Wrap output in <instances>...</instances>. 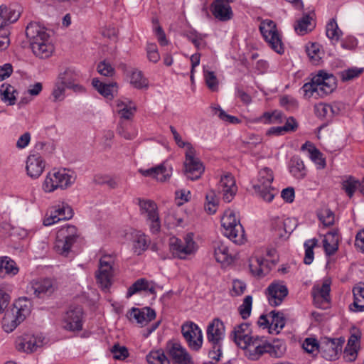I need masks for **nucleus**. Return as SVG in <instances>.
<instances>
[{
	"instance_id": "nucleus-36",
	"label": "nucleus",
	"mask_w": 364,
	"mask_h": 364,
	"mask_svg": "<svg viewBox=\"0 0 364 364\" xmlns=\"http://www.w3.org/2000/svg\"><path fill=\"white\" fill-rule=\"evenodd\" d=\"M269 316L272 318L269 328L273 329L274 331H276L277 333H279V331L282 330L285 326V319L283 314L281 312L272 311Z\"/></svg>"
},
{
	"instance_id": "nucleus-18",
	"label": "nucleus",
	"mask_w": 364,
	"mask_h": 364,
	"mask_svg": "<svg viewBox=\"0 0 364 364\" xmlns=\"http://www.w3.org/2000/svg\"><path fill=\"white\" fill-rule=\"evenodd\" d=\"M26 36L30 41V45L38 43L40 41H47L50 36L46 32V28L37 22H31L26 28Z\"/></svg>"
},
{
	"instance_id": "nucleus-16",
	"label": "nucleus",
	"mask_w": 364,
	"mask_h": 364,
	"mask_svg": "<svg viewBox=\"0 0 364 364\" xmlns=\"http://www.w3.org/2000/svg\"><path fill=\"white\" fill-rule=\"evenodd\" d=\"M220 192L223 194L224 201L230 203L237 191L234 177L231 174H226L221 177L218 186Z\"/></svg>"
},
{
	"instance_id": "nucleus-61",
	"label": "nucleus",
	"mask_w": 364,
	"mask_h": 364,
	"mask_svg": "<svg viewBox=\"0 0 364 364\" xmlns=\"http://www.w3.org/2000/svg\"><path fill=\"white\" fill-rule=\"evenodd\" d=\"M147 58L149 61L156 63L160 60V55L155 43H148L146 46Z\"/></svg>"
},
{
	"instance_id": "nucleus-51",
	"label": "nucleus",
	"mask_w": 364,
	"mask_h": 364,
	"mask_svg": "<svg viewBox=\"0 0 364 364\" xmlns=\"http://www.w3.org/2000/svg\"><path fill=\"white\" fill-rule=\"evenodd\" d=\"M148 288V281L144 278L137 279L129 289L127 292V297L129 298L134 294Z\"/></svg>"
},
{
	"instance_id": "nucleus-19",
	"label": "nucleus",
	"mask_w": 364,
	"mask_h": 364,
	"mask_svg": "<svg viewBox=\"0 0 364 364\" xmlns=\"http://www.w3.org/2000/svg\"><path fill=\"white\" fill-rule=\"evenodd\" d=\"M129 320H135L141 326L146 325L156 317V312L150 307H144L141 309L132 308L127 314Z\"/></svg>"
},
{
	"instance_id": "nucleus-14",
	"label": "nucleus",
	"mask_w": 364,
	"mask_h": 364,
	"mask_svg": "<svg viewBox=\"0 0 364 364\" xmlns=\"http://www.w3.org/2000/svg\"><path fill=\"white\" fill-rule=\"evenodd\" d=\"M288 293V288L283 282H272L266 290L269 303L272 306L280 305Z\"/></svg>"
},
{
	"instance_id": "nucleus-21",
	"label": "nucleus",
	"mask_w": 364,
	"mask_h": 364,
	"mask_svg": "<svg viewBox=\"0 0 364 364\" xmlns=\"http://www.w3.org/2000/svg\"><path fill=\"white\" fill-rule=\"evenodd\" d=\"M57 289L55 282L46 279L32 284L31 290L33 291L36 296L43 298L51 295Z\"/></svg>"
},
{
	"instance_id": "nucleus-20",
	"label": "nucleus",
	"mask_w": 364,
	"mask_h": 364,
	"mask_svg": "<svg viewBox=\"0 0 364 364\" xmlns=\"http://www.w3.org/2000/svg\"><path fill=\"white\" fill-rule=\"evenodd\" d=\"M27 174L32 178H38L45 168V162L39 154H31L26 161Z\"/></svg>"
},
{
	"instance_id": "nucleus-12",
	"label": "nucleus",
	"mask_w": 364,
	"mask_h": 364,
	"mask_svg": "<svg viewBox=\"0 0 364 364\" xmlns=\"http://www.w3.org/2000/svg\"><path fill=\"white\" fill-rule=\"evenodd\" d=\"M82 308L71 306L63 317L64 328L70 331H80L82 328Z\"/></svg>"
},
{
	"instance_id": "nucleus-32",
	"label": "nucleus",
	"mask_w": 364,
	"mask_h": 364,
	"mask_svg": "<svg viewBox=\"0 0 364 364\" xmlns=\"http://www.w3.org/2000/svg\"><path fill=\"white\" fill-rule=\"evenodd\" d=\"M302 151H307L310 159L321 168L326 166L325 160L322 158L320 151L310 141H306L301 146Z\"/></svg>"
},
{
	"instance_id": "nucleus-52",
	"label": "nucleus",
	"mask_w": 364,
	"mask_h": 364,
	"mask_svg": "<svg viewBox=\"0 0 364 364\" xmlns=\"http://www.w3.org/2000/svg\"><path fill=\"white\" fill-rule=\"evenodd\" d=\"M139 205L141 213L147 214V218L151 217V215L157 214V206L154 202L151 200H139Z\"/></svg>"
},
{
	"instance_id": "nucleus-47",
	"label": "nucleus",
	"mask_w": 364,
	"mask_h": 364,
	"mask_svg": "<svg viewBox=\"0 0 364 364\" xmlns=\"http://www.w3.org/2000/svg\"><path fill=\"white\" fill-rule=\"evenodd\" d=\"M359 186H360V182L353 177H349L342 183V188L350 198L353 196L355 190H359Z\"/></svg>"
},
{
	"instance_id": "nucleus-46",
	"label": "nucleus",
	"mask_w": 364,
	"mask_h": 364,
	"mask_svg": "<svg viewBox=\"0 0 364 364\" xmlns=\"http://www.w3.org/2000/svg\"><path fill=\"white\" fill-rule=\"evenodd\" d=\"M57 188H60L59 184L58 183V180L56 178V176L55 171L53 173H49L43 182V189L46 192H53Z\"/></svg>"
},
{
	"instance_id": "nucleus-63",
	"label": "nucleus",
	"mask_w": 364,
	"mask_h": 364,
	"mask_svg": "<svg viewBox=\"0 0 364 364\" xmlns=\"http://www.w3.org/2000/svg\"><path fill=\"white\" fill-rule=\"evenodd\" d=\"M65 88H67L65 85L57 80L52 92L55 102L61 101L64 99Z\"/></svg>"
},
{
	"instance_id": "nucleus-54",
	"label": "nucleus",
	"mask_w": 364,
	"mask_h": 364,
	"mask_svg": "<svg viewBox=\"0 0 364 364\" xmlns=\"http://www.w3.org/2000/svg\"><path fill=\"white\" fill-rule=\"evenodd\" d=\"M203 72L205 83L208 87L212 91L218 90V81L214 72L206 70L205 68L203 70Z\"/></svg>"
},
{
	"instance_id": "nucleus-4",
	"label": "nucleus",
	"mask_w": 364,
	"mask_h": 364,
	"mask_svg": "<svg viewBox=\"0 0 364 364\" xmlns=\"http://www.w3.org/2000/svg\"><path fill=\"white\" fill-rule=\"evenodd\" d=\"M285 351L286 346L284 341L277 339L272 342H267L259 338V342L252 345L250 358L257 360L264 353H268L274 358H280L284 354Z\"/></svg>"
},
{
	"instance_id": "nucleus-9",
	"label": "nucleus",
	"mask_w": 364,
	"mask_h": 364,
	"mask_svg": "<svg viewBox=\"0 0 364 364\" xmlns=\"http://www.w3.org/2000/svg\"><path fill=\"white\" fill-rule=\"evenodd\" d=\"M113 258L110 255H105L100 259L96 279L100 287L104 290L107 289L111 286V279L113 276Z\"/></svg>"
},
{
	"instance_id": "nucleus-8",
	"label": "nucleus",
	"mask_w": 364,
	"mask_h": 364,
	"mask_svg": "<svg viewBox=\"0 0 364 364\" xmlns=\"http://www.w3.org/2000/svg\"><path fill=\"white\" fill-rule=\"evenodd\" d=\"M234 341L241 348L247 350L248 356H250L251 346L259 341L258 336H250V329L248 323H243L235 328L233 331Z\"/></svg>"
},
{
	"instance_id": "nucleus-45",
	"label": "nucleus",
	"mask_w": 364,
	"mask_h": 364,
	"mask_svg": "<svg viewBox=\"0 0 364 364\" xmlns=\"http://www.w3.org/2000/svg\"><path fill=\"white\" fill-rule=\"evenodd\" d=\"M302 347L304 350L314 355L320 353V342L314 338H307L304 340Z\"/></svg>"
},
{
	"instance_id": "nucleus-26",
	"label": "nucleus",
	"mask_w": 364,
	"mask_h": 364,
	"mask_svg": "<svg viewBox=\"0 0 364 364\" xmlns=\"http://www.w3.org/2000/svg\"><path fill=\"white\" fill-rule=\"evenodd\" d=\"M214 255L218 262L223 264H229L233 262L232 254L229 248L222 242H216L213 245Z\"/></svg>"
},
{
	"instance_id": "nucleus-23",
	"label": "nucleus",
	"mask_w": 364,
	"mask_h": 364,
	"mask_svg": "<svg viewBox=\"0 0 364 364\" xmlns=\"http://www.w3.org/2000/svg\"><path fill=\"white\" fill-rule=\"evenodd\" d=\"M42 341L33 336L25 335L16 341V348L19 351L31 353L36 350L42 345Z\"/></svg>"
},
{
	"instance_id": "nucleus-37",
	"label": "nucleus",
	"mask_w": 364,
	"mask_h": 364,
	"mask_svg": "<svg viewBox=\"0 0 364 364\" xmlns=\"http://www.w3.org/2000/svg\"><path fill=\"white\" fill-rule=\"evenodd\" d=\"M149 241L144 234L136 235L133 241V250L137 255H141L148 247Z\"/></svg>"
},
{
	"instance_id": "nucleus-29",
	"label": "nucleus",
	"mask_w": 364,
	"mask_h": 364,
	"mask_svg": "<svg viewBox=\"0 0 364 364\" xmlns=\"http://www.w3.org/2000/svg\"><path fill=\"white\" fill-rule=\"evenodd\" d=\"M23 320L18 319V316L11 309L6 311L2 321L4 330L10 333L12 332Z\"/></svg>"
},
{
	"instance_id": "nucleus-13",
	"label": "nucleus",
	"mask_w": 364,
	"mask_h": 364,
	"mask_svg": "<svg viewBox=\"0 0 364 364\" xmlns=\"http://www.w3.org/2000/svg\"><path fill=\"white\" fill-rule=\"evenodd\" d=\"M316 82L318 85L319 97H324L332 93L337 87L335 76L324 70H321L316 75Z\"/></svg>"
},
{
	"instance_id": "nucleus-60",
	"label": "nucleus",
	"mask_w": 364,
	"mask_h": 364,
	"mask_svg": "<svg viewBox=\"0 0 364 364\" xmlns=\"http://www.w3.org/2000/svg\"><path fill=\"white\" fill-rule=\"evenodd\" d=\"M306 53L311 60L314 63H317L321 58L318 45L316 43H312L310 46H307Z\"/></svg>"
},
{
	"instance_id": "nucleus-1",
	"label": "nucleus",
	"mask_w": 364,
	"mask_h": 364,
	"mask_svg": "<svg viewBox=\"0 0 364 364\" xmlns=\"http://www.w3.org/2000/svg\"><path fill=\"white\" fill-rule=\"evenodd\" d=\"M80 239L81 234L77 228L74 225H67L58 231L54 248L56 252L66 257Z\"/></svg>"
},
{
	"instance_id": "nucleus-6",
	"label": "nucleus",
	"mask_w": 364,
	"mask_h": 364,
	"mask_svg": "<svg viewBox=\"0 0 364 364\" xmlns=\"http://www.w3.org/2000/svg\"><path fill=\"white\" fill-rule=\"evenodd\" d=\"M185 157L184 172L186 177L192 181L200 178L205 168L199 158L196 156V151L192 145H188Z\"/></svg>"
},
{
	"instance_id": "nucleus-48",
	"label": "nucleus",
	"mask_w": 364,
	"mask_h": 364,
	"mask_svg": "<svg viewBox=\"0 0 364 364\" xmlns=\"http://www.w3.org/2000/svg\"><path fill=\"white\" fill-rule=\"evenodd\" d=\"M252 305V296L250 295L246 296L242 304L238 307L240 315L243 319H247L251 314Z\"/></svg>"
},
{
	"instance_id": "nucleus-28",
	"label": "nucleus",
	"mask_w": 364,
	"mask_h": 364,
	"mask_svg": "<svg viewBox=\"0 0 364 364\" xmlns=\"http://www.w3.org/2000/svg\"><path fill=\"white\" fill-rule=\"evenodd\" d=\"M10 309L18 316V319L24 321L31 313V302L26 298H20Z\"/></svg>"
},
{
	"instance_id": "nucleus-56",
	"label": "nucleus",
	"mask_w": 364,
	"mask_h": 364,
	"mask_svg": "<svg viewBox=\"0 0 364 364\" xmlns=\"http://www.w3.org/2000/svg\"><path fill=\"white\" fill-rule=\"evenodd\" d=\"M363 71V68H351L341 71L340 75L343 81H348L358 77Z\"/></svg>"
},
{
	"instance_id": "nucleus-5",
	"label": "nucleus",
	"mask_w": 364,
	"mask_h": 364,
	"mask_svg": "<svg viewBox=\"0 0 364 364\" xmlns=\"http://www.w3.org/2000/svg\"><path fill=\"white\" fill-rule=\"evenodd\" d=\"M259 29L265 41L272 50L279 54L284 52V46L274 21L269 19L264 20L261 22Z\"/></svg>"
},
{
	"instance_id": "nucleus-62",
	"label": "nucleus",
	"mask_w": 364,
	"mask_h": 364,
	"mask_svg": "<svg viewBox=\"0 0 364 364\" xmlns=\"http://www.w3.org/2000/svg\"><path fill=\"white\" fill-rule=\"evenodd\" d=\"M323 248L327 255L331 256L335 254L338 247V242L336 240H330L324 238L323 240Z\"/></svg>"
},
{
	"instance_id": "nucleus-57",
	"label": "nucleus",
	"mask_w": 364,
	"mask_h": 364,
	"mask_svg": "<svg viewBox=\"0 0 364 364\" xmlns=\"http://www.w3.org/2000/svg\"><path fill=\"white\" fill-rule=\"evenodd\" d=\"M111 352L116 360H124L129 356L127 348L122 346L119 343H116L112 346Z\"/></svg>"
},
{
	"instance_id": "nucleus-43",
	"label": "nucleus",
	"mask_w": 364,
	"mask_h": 364,
	"mask_svg": "<svg viewBox=\"0 0 364 364\" xmlns=\"http://www.w3.org/2000/svg\"><path fill=\"white\" fill-rule=\"evenodd\" d=\"M277 224L284 226V232L279 233V237L282 239L287 238L296 227V223L290 218L277 220Z\"/></svg>"
},
{
	"instance_id": "nucleus-34",
	"label": "nucleus",
	"mask_w": 364,
	"mask_h": 364,
	"mask_svg": "<svg viewBox=\"0 0 364 364\" xmlns=\"http://www.w3.org/2000/svg\"><path fill=\"white\" fill-rule=\"evenodd\" d=\"M289 171L296 178L301 179L306 176V169L303 161L298 157H293L290 161Z\"/></svg>"
},
{
	"instance_id": "nucleus-38",
	"label": "nucleus",
	"mask_w": 364,
	"mask_h": 364,
	"mask_svg": "<svg viewBox=\"0 0 364 364\" xmlns=\"http://www.w3.org/2000/svg\"><path fill=\"white\" fill-rule=\"evenodd\" d=\"M149 364H170V361L162 350L151 351L146 355Z\"/></svg>"
},
{
	"instance_id": "nucleus-27",
	"label": "nucleus",
	"mask_w": 364,
	"mask_h": 364,
	"mask_svg": "<svg viewBox=\"0 0 364 364\" xmlns=\"http://www.w3.org/2000/svg\"><path fill=\"white\" fill-rule=\"evenodd\" d=\"M31 48L34 55L42 59L49 58L54 50L53 45L50 43L49 39L34 43Z\"/></svg>"
},
{
	"instance_id": "nucleus-50",
	"label": "nucleus",
	"mask_w": 364,
	"mask_h": 364,
	"mask_svg": "<svg viewBox=\"0 0 364 364\" xmlns=\"http://www.w3.org/2000/svg\"><path fill=\"white\" fill-rule=\"evenodd\" d=\"M54 213L58 217L57 220H69L73 216V210L68 204L63 203L61 206H58Z\"/></svg>"
},
{
	"instance_id": "nucleus-25",
	"label": "nucleus",
	"mask_w": 364,
	"mask_h": 364,
	"mask_svg": "<svg viewBox=\"0 0 364 364\" xmlns=\"http://www.w3.org/2000/svg\"><path fill=\"white\" fill-rule=\"evenodd\" d=\"M77 75L71 68H67L64 72L58 75V81L65 85L67 88L73 89L75 92L83 90V87L78 84H75Z\"/></svg>"
},
{
	"instance_id": "nucleus-40",
	"label": "nucleus",
	"mask_w": 364,
	"mask_h": 364,
	"mask_svg": "<svg viewBox=\"0 0 364 364\" xmlns=\"http://www.w3.org/2000/svg\"><path fill=\"white\" fill-rule=\"evenodd\" d=\"M301 90L304 92V96L305 98L309 99L311 97H318V89L317 83L316 82V75L312 77L311 80L306 82Z\"/></svg>"
},
{
	"instance_id": "nucleus-33",
	"label": "nucleus",
	"mask_w": 364,
	"mask_h": 364,
	"mask_svg": "<svg viewBox=\"0 0 364 364\" xmlns=\"http://www.w3.org/2000/svg\"><path fill=\"white\" fill-rule=\"evenodd\" d=\"M18 272L14 260L7 257L0 258V277L4 278L6 275H16Z\"/></svg>"
},
{
	"instance_id": "nucleus-11",
	"label": "nucleus",
	"mask_w": 364,
	"mask_h": 364,
	"mask_svg": "<svg viewBox=\"0 0 364 364\" xmlns=\"http://www.w3.org/2000/svg\"><path fill=\"white\" fill-rule=\"evenodd\" d=\"M344 342L345 339L343 338H321L320 341V353L322 357L328 360L336 359L338 354L341 352Z\"/></svg>"
},
{
	"instance_id": "nucleus-3",
	"label": "nucleus",
	"mask_w": 364,
	"mask_h": 364,
	"mask_svg": "<svg viewBox=\"0 0 364 364\" xmlns=\"http://www.w3.org/2000/svg\"><path fill=\"white\" fill-rule=\"evenodd\" d=\"M273 180L272 171L265 167L259 171L257 178L252 186L258 196L267 202H271L277 193V190L272 186Z\"/></svg>"
},
{
	"instance_id": "nucleus-31",
	"label": "nucleus",
	"mask_w": 364,
	"mask_h": 364,
	"mask_svg": "<svg viewBox=\"0 0 364 364\" xmlns=\"http://www.w3.org/2000/svg\"><path fill=\"white\" fill-rule=\"evenodd\" d=\"M331 282L328 279L325 280L321 287H314L312 296L315 299H321V302L324 304L330 303V291Z\"/></svg>"
},
{
	"instance_id": "nucleus-17",
	"label": "nucleus",
	"mask_w": 364,
	"mask_h": 364,
	"mask_svg": "<svg viewBox=\"0 0 364 364\" xmlns=\"http://www.w3.org/2000/svg\"><path fill=\"white\" fill-rule=\"evenodd\" d=\"M225 336L224 323L219 318H214L207 328V338L212 345L220 344Z\"/></svg>"
},
{
	"instance_id": "nucleus-2",
	"label": "nucleus",
	"mask_w": 364,
	"mask_h": 364,
	"mask_svg": "<svg viewBox=\"0 0 364 364\" xmlns=\"http://www.w3.org/2000/svg\"><path fill=\"white\" fill-rule=\"evenodd\" d=\"M221 224L224 229L225 236L236 244L244 242L245 231L232 210H228L224 213L221 218Z\"/></svg>"
},
{
	"instance_id": "nucleus-15",
	"label": "nucleus",
	"mask_w": 364,
	"mask_h": 364,
	"mask_svg": "<svg viewBox=\"0 0 364 364\" xmlns=\"http://www.w3.org/2000/svg\"><path fill=\"white\" fill-rule=\"evenodd\" d=\"M166 350L173 364H193L191 355L179 343H168Z\"/></svg>"
},
{
	"instance_id": "nucleus-55",
	"label": "nucleus",
	"mask_w": 364,
	"mask_h": 364,
	"mask_svg": "<svg viewBox=\"0 0 364 364\" xmlns=\"http://www.w3.org/2000/svg\"><path fill=\"white\" fill-rule=\"evenodd\" d=\"M318 217L325 226H331L334 223V213L330 209L322 210L318 213Z\"/></svg>"
},
{
	"instance_id": "nucleus-30",
	"label": "nucleus",
	"mask_w": 364,
	"mask_h": 364,
	"mask_svg": "<svg viewBox=\"0 0 364 364\" xmlns=\"http://www.w3.org/2000/svg\"><path fill=\"white\" fill-rule=\"evenodd\" d=\"M60 188L66 189L70 187L75 181V176L68 169H60L55 171Z\"/></svg>"
},
{
	"instance_id": "nucleus-39",
	"label": "nucleus",
	"mask_w": 364,
	"mask_h": 364,
	"mask_svg": "<svg viewBox=\"0 0 364 364\" xmlns=\"http://www.w3.org/2000/svg\"><path fill=\"white\" fill-rule=\"evenodd\" d=\"M20 16L18 11L6 7V6H0V18L4 20V23H14L16 21Z\"/></svg>"
},
{
	"instance_id": "nucleus-24",
	"label": "nucleus",
	"mask_w": 364,
	"mask_h": 364,
	"mask_svg": "<svg viewBox=\"0 0 364 364\" xmlns=\"http://www.w3.org/2000/svg\"><path fill=\"white\" fill-rule=\"evenodd\" d=\"M228 3L223 0H215L213 3L212 12L216 18L226 21L232 18V12Z\"/></svg>"
},
{
	"instance_id": "nucleus-53",
	"label": "nucleus",
	"mask_w": 364,
	"mask_h": 364,
	"mask_svg": "<svg viewBox=\"0 0 364 364\" xmlns=\"http://www.w3.org/2000/svg\"><path fill=\"white\" fill-rule=\"evenodd\" d=\"M130 83L137 89L147 86L146 80L143 77L142 73L139 70H134L132 73Z\"/></svg>"
},
{
	"instance_id": "nucleus-41",
	"label": "nucleus",
	"mask_w": 364,
	"mask_h": 364,
	"mask_svg": "<svg viewBox=\"0 0 364 364\" xmlns=\"http://www.w3.org/2000/svg\"><path fill=\"white\" fill-rule=\"evenodd\" d=\"M318 240L315 238L308 240L304 242L305 256L304 262L306 264H311L314 261V248L317 245Z\"/></svg>"
},
{
	"instance_id": "nucleus-44",
	"label": "nucleus",
	"mask_w": 364,
	"mask_h": 364,
	"mask_svg": "<svg viewBox=\"0 0 364 364\" xmlns=\"http://www.w3.org/2000/svg\"><path fill=\"white\" fill-rule=\"evenodd\" d=\"M92 84L93 87L103 96L108 97L112 96V89L114 85L106 84L100 82L97 78L92 80Z\"/></svg>"
},
{
	"instance_id": "nucleus-7",
	"label": "nucleus",
	"mask_w": 364,
	"mask_h": 364,
	"mask_svg": "<svg viewBox=\"0 0 364 364\" xmlns=\"http://www.w3.org/2000/svg\"><path fill=\"white\" fill-rule=\"evenodd\" d=\"M197 249L196 244L193 240V234L188 233L181 240L178 238H173L170 244V250L175 257L184 259L187 256L193 255Z\"/></svg>"
},
{
	"instance_id": "nucleus-59",
	"label": "nucleus",
	"mask_w": 364,
	"mask_h": 364,
	"mask_svg": "<svg viewBox=\"0 0 364 364\" xmlns=\"http://www.w3.org/2000/svg\"><path fill=\"white\" fill-rule=\"evenodd\" d=\"M97 70L100 75L107 77H112L114 74V68L106 60L101 61L97 65Z\"/></svg>"
},
{
	"instance_id": "nucleus-49",
	"label": "nucleus",
	"mask_w": 364,
	"mask_h": 364,
	"mask_svg": "<svg viewBox=\"0 0 364 364\" xmlns=\"http://www.w3.org/2000/svg\"><path fill=\"white\" fill-rule=\"evenodd\" d=\"M311 18L309 14H305L296 21L294 26L295 31L299 35H304L308 31V27L311 25Z\"/></svg>"
},
{
	"instance_id": "nucleus-58",
	"label": "nucleus",
	"mask_w": 364,
	"mask_h": 364,
	"mask_svg": "<svg viewBox=\"0 0 364 364\" xmlns=\"http://www.w3.org/2000/svg\"><path fill=\"white\" fill-rule=\"evenodd\" d=\"M213 109L214 111V114H217L218 117L224 122H227L230 124H238L240 122L237 117L228 114L220 107H213Z\"/></svg>"
},
{
	"instance_id": "nucleus-10",
	"label": "nucleus",
	"mask_w": 364,
	"mask_h": 364,
	"mask_svg": "<svg viewBox=\"0 0 364 364\" xmlns=\"http://www.w3.org/2000/svg\"><path fill=\"white\" fill-rule=\"evenodd\" d=\"M181 333L188 344L194 350H198L203 344L202 331L193 322H188L182 325Z\"/></svg>"
},
{
	"instance_id": "nucleus-22",
	"label": "nucleus",
	"mask_w": 364,
	"mask_h": 364,
	"mask_svg": "<svg viewBox=\"0 0 364 364\" xmlns=\"http://www.w3.org/2000/svg\"><path fill=\"white\" fill-rule=\"evenodd\" d=\"M171 166L167 168L164 164H160L146 170L140 169L139 172L144 176H151L159 181L164 182L171 177Z\"/></svg>"
},
{
	"instance_id": "nucleus-64",
	"label": "nucleus",
	"mask_w": 364,
	"mask_h": 364,
	"mask_svg": "<svg viewBox=\"0 0 364 364\" xmlns=\"http://www.w3.org/2000/svg\"><path fill=\"white\" fill-rule=\"evenodd\" d=\"M135 111L136 107L132 102L129 101L128 105H124V107L118 109L117 112L121 115L122 118L124 119H130L134 116Z\"/></svg>"
},
{
	"instance_id": "nucleus-42",
	"label": "nucleus",
	"mask_w": 364,
	"mask_h": 364,
	"mask_svg": "<svg viewBox=\"0 0 364 364\" xmlns=\"http://www.w3.org/2000/svg\"><path fill=\"white\" fill-rule=\"evenodd\" d=\"M326 33L329 39L338 41L342 32L338 28L336 21L334 18L331 19L327 23Z\"/></svg>"
},
{
	"instance_id": "nucleus-35",
	"label": "nucleus",
	"mask_w": 364,
	"mask_h": 364,
	"mask_svg": "<svg viewBox=\"0 0 364 364\" xmlns=\"http://www.w3.org/2000/svg\"><path fill=\"white\" fill-rule=\"evenodd\" d=\"M1 100L8 102L9 105H14L16 103V96L14 93L16 92L15 88L11 85H2L1 87Z\"/></svg>"
}]
</instances>
